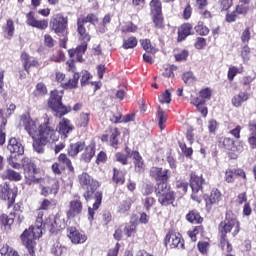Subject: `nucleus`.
<instances>
[{"label":"nucleus","instance_id":"nucleus-1","mask_svg":"<svg viewBox=\"0 0 256 256\" xmlns=\"http://www.w3.org/2000/svg\"><path fill=\"white\" fill-rule=\"evenodd\" d=\"M20 123L24 126L25 131L33 139V149L36 153H43L47 143H55L59 141V134L55 130V126L51 124L49 118L43 124L39 121L31 119L27 115H22Z\"/></svg>","mask_w":256,"mask_h":256},{"label":"nucleus","instance_id":"nucleus-2","mask_svg":"<svg viewBox=\"0 0 256 256\" xmlns=\"http://www.w3.org/2000/svg\"><path fill=\"white\" fill-rule=\"evenodd\" d=\"M78 179L82 189L85 190V193L83 195L84 199L86 201H89V199H91L94 195L95 202L92 208H88V219L89 221H93V219L95 218V211H97V209L101 207V201H103V193L97 191V189H99V182L93 179L91 175L87 173H82L78 176Z\"/></svg>","mask_w":256,"mask_h":256},{"label":"nucleus","instance_id":"nucleus-3","mask_svg":"<svg viewBox=\"0 0 256 256\" xmlns=\"http://www.w3.org/2000/svg\"><path fill=\"white\" fill-rule=\"evenodd\" d=\"M23 167L26 185H40V195L43 197H49V195H57L59 193V181L52 180L51 186H43V179L35 177L37 168L34 163L28 162Z\"/></svg>","mask_w":256,"mask_h":256},{"label":"nucleus","instance_id":"nucleus-4","mask_svg":"<svg viewBox=\"0 0 256 256\" xmlns=\"http://www.w3.org/2000/svg\"><path fill=\"white\" fill-rule=\"evenodd\" d=\"M241 230V225L239 224V220L235 216H231V214L226 215V219L219 224V233L221 234L220 245L222 247L227 246V251H232L231 244L227 240V233H232L233 237H237L239 235V231Z\"/></svg>","mask_w":256,"mask_h":256},{"label":"nucleus","instance_id":"nucleus-5","mask_svg":"<svg viewBox=\"0 0 256 256\" xmlns=\"http://www.w3.org/2000/svg\"><path fill=\"white\" fill-rule=\"evenodd\" d=\"M43 235V230L30 226L20 236L22 244L31 256H35V245H37V239Z\"/></svg>","mask_w":256,"mask_h":256},{"label":"nucleus","instance_id":"nucleus-6","mask_svg":"<svg viewBox=\"0 0 256 256\" xmlns=\"http://www.w3.org/2000/svg\"><path fill=\"white\" fill-rule=\"evenodd\" d=\"M63 99V91L54 90L51 92L50 98L48 100V106L52 111H55L56 117H63L67 113H71V106L63 105L61 102Z\"/></svg>","mask_w":256,"mask_h":256},{"label":"nucleus","instance_id":"nucleus-7","mask_svg":"<svg viewBox=\"0 0 256 256\" xmlns=\"http://www.w3.org/2000/svg\"><path fill=\"white\" fill-rule=\"evenodd\" d=\"M156 193L158 197V202L161 205L167 206L171 205L175 201V193L171 191L169 185L166 182L158 183L156 187Z\"/></svg>","mask_w":256,"mask_h":256},{"label":"nucleus","instance_id":"nucleus-8","mask_svg":"<svg viewBox=\"0 0 256 256\" xmlns=\"http://www.w3.org/2000/svg\"><path fill=\"white\" fill-rule=\"evenodd\" d=\"M203 183L205 180L202 176H197L195 174H191L190 186L192 189L191 199L196 201V203H201V195H203Z\"/></svg>","mask_w":256,"mask_h":256},{"label":"nucleus","instance_id":"nucleus-9","mask_svg":"<svg viewBox=\"0 0 256 256\" xmlns=\"http://www.w3.org/2000/svg\"><path fill=\"white\" fill-rule=\"evenodd\" d=\"M17 198V188H9V184H0V199L1 201H8V207L15 203Z\"/></svg>","mask_w":256,"mask_h":256},{"label":"nucleus","instance_id":"nucleus-10","mask_svg":"<svg viewBox=\"0 0 256 256\" xmlns=\"http://www.w3.org/2000/svg\"><path fill=\"white\" fill-rule=\"evenodd\" d=\"M164 245L170 249H184L185 242L179 233L169 232L164 239Z\"/></svg>","mask_w":256,"mask_h":256},{"label":"nucleus","instance_id":"nucleus-11","mask_svg":"<svg viewBox=\"0 0 256 256\" xmlns=\"http://www.w3.org/2000/svg\"><path fill=\"white\" fill-rule=\"evenodd\" d=\"M220 145H222L224 149H227V151H231L235 154L233 159H237V155H239V153H243V142H235V140L231 138H223L220 140Z\"/></svg>","mask_w":256,"mask_h":256},{"label":"nucleus","instance_id":"nucleus-12","mask_svg":"<svg viewBox=\"0 0 256 256\" xmlns=\"http://www.w3.org/2000/svg\"><path fill=\"white\" fill-rule=\"evenodd\" d=\"M50 27L55 33H65V29H67V18L62 16V14L54 15L50 20Z\"/></svg>","mask_w":256,"mask_h":256},{"label":"nucleus","instance_id":"nucleus-13","mask_svg":"<svg viewBox=\"0 0 256 256\" xmlns=\"http://www.w3.org/2000/svg\"><path fill=\"white\" fill-rule=\"evenodd\" d=\"M26 23L30 27H35L36 29H40L41 31H43V30L47 29V27H49V21L35 19L34 12H29L26 15Z\"/></svg>","mask_w":256,"mask_h":256},{"label":"nucleus","instance_id":"nucleus-14","mask_svg":"<svg viewBox=\"0 0 256 256\" xmlns=\"http://www.w3.org/2000/svg\"><path fill=\"white\" fill-rule=\"evenodd\" d=\"M151 177L155 178L156 181H161V183H167L171 177V173L168 169L152 167L150 170Z\"/></svg>","mask_w":256,"mask_h":256},{"label":"nucleus","instance_id":"nucleus-15","mask_svg":"<svg viewBox=\"0 0 256 256\" xmlns=\"http://www.w3.org/2000/svg\"><path fill=\"white\" fill-rule=\"evenodd\" d=\"M83 213V203L81 200L75 199L69 202V210L67 211V218L73 219L77 217V215H81Z\"/></svg>","mask_w":256,"mask_h":256},{"label":"nucleus","instance_id":"nucleus-16","mask_svg":"<svg viewBox=\"0 0 256 256\" xmlns=\"http://www.w3.org/2000/svg\"><path fill=\"white\" fill-rule=\"evenodd\" d=\"M7 149L12 155H23V153H25V147L21 141L15 137L9 139Z\"/></svg>","mask_w":256,"mask_h":256},{"label":"nucleus","instance_id":"nucleus-17","mask_svg":"<svg viewBox=\"0 0 256 256\" xmlns=\"http://www.w3.org/2000/svg\"><path fill=\"white\" fill-rule=\"evenodd\" d=\"M68 237L72 243L75 245H79L81 243H85L87 241V236L85 234H81L77 228L70 227L67 229Z\"/></svg>","mask_w":256,"mask_h":256},{"label":"nucleus","instance_id":"nucleus-18","mask_svg":"<svg viewBox=\"0 0 256 256\" xmlns=\"http://www.w3.org/2000/svg\"><path fill=\"white\" fill-rule=\"evenodd\" d=\"M58 132L56 131L59 139V135H62L63 138H67V135L73 131L74 127L71 125V121L69 119L63 118L57 127Z\"/></svg>","mask_w":256,"mask_h":256},{"label":"nucleus","instance_id":"nucleus-19","mask_svg":"<svg viewBox=\"0 0 256 256\" xmlns=\"http://www.w3.org/2000/svg\"><path fill=\"white\" fill-rule=\"evenodd\" d=\"M21 61L24 67V70L29 73L30 67H39V61L37 59L31 57L27 52L21 54Z\"/></svg>","mask_w":256,"mask_h":256},{"label":"nucleus","instance_id":"nucleus-20","mask_svg":"<svg viewBox=\"0 0 256 256\" xmlns=\"http://www.w3.org/2000/svg\"><path fill=\"white\" fill-rule=\"evenodd\" d=\"M191 104L197 108L202 117H205L209 113L207 106H205V100H201V97H192Z\"/></svg>","mask_w":256,"mask_h":256},{"label":"nucleus","instance_id":"nucleus-21","mask_svg":"<svg viewBox=\"0 0 256 256\" xmlns=\"http://www.w3.org/2000/svg\"><path fill=\"white\" fill-rule=\"evenodd\" d=\"M132 157L134 160L135 171L137 173H143L145 171V162H143V157L137 151L132 152Z\"/></svg>","mask_w":256,"mask_h":256},{"label":"nucleus","instance_id":"nucleus-22","mask_svg":"<svg viewBox=\"0 0 256 256\" xmlns=\"http://www.w3.org/2000/svg\"><path fill=\"white\" fill-rule=\"evenodd\" d=\"M83 149H85V141H78L70 144L68 148V155H70V157H76V155H79Z\"/></svg>","mask_w":256,"mask_h":256},{"label":"nucleus","instance_id":"nucleus-23","mask_svg":"<svg viewBox=\"0 0 256 256\" xmlns=\"http://www.w3.org/2000/svg\"><path fill=\"white\" fill-rule=\"evenodd\" d=\"M193 31V26L189 23L183 24L178 30V41H185Z\"/></svg>","mask_w":256,"mask_h":256},{"label":"nucleus","instance_id":"nucleus-24","mask_svg":"<svg viewBox=\"0 0 256 256\" xmlns=\"http://www.w3.org/2000/svg\"><path fill=\"white\" fill-rule=\"evenodd\" d=\"M77 26L78 35H80L81 41H91V36H89V33H87V30L85 29V23L83 19L78 18Z\"/></svg>","mask_w":256,"mask_h":256},{"label":"nucleus","instance_id":"nucleus-25","mask_svg":"<svg viewBox=\"0 0 256 256\" xmlns=\"http://www.w3.org/2000/svg\"><path fill=\"white\" fill-rule=\"evenodd\" d=\"M249 100V93L246 92H239L238 94L234 95L232 98V105L233 107H241L245 101Z\"/></svg>","mask_w":256,"mask_h":256},{"label":"nucleus","instance_id":"nucleus-26","mask_svg":"<svg viewBox=\"0 0 256 256\" xmlns=\"http://www.w3.org/2000/svg\"><path fill=\"white\" fill-rule=\"evenodd\" d=\"M66 223L65 217L61 214H57L54 218L53 224H51V231L55 232L60 231V229H65Z\"/></svg>","mask_w":256,"mask_h":256},{"label":"nucleus","instance_id":"nucleus-27","mask_svg":"<svg viewBox=\"0 0 256 256\" xmlns=\"http://www.w3.org/2000/svg\"><path fill=\"white\" fill-rule=\"evenodd\" d=\"M0 223L6 229H11V225H13V223H15V214L10 213L9 216L7 214H2L0 216Z\"/></svg>","mask_w":256,"mask_h":256},{"label":"nucleus","instance_id":"nucleus-28","mask_svg":"<svg viewBox=\"0 0 256 256\" xmlns=\"http://www.w3.org/2000/svg\"><path fill=\"white\" fill-rule=\"evenodd\" d=\"M93 157H95V146L89 145L85 147L84 153L81 155V160L85 161V163H89Z\"/></svg>","mask_w":256,"mask_h":256},{"label":"nucleus","instance_id":"nucleus-29","mask_svg":"<svg viewBox=\"0 0 256 256\" xmlns=\"http://www.w3.org/2000/svg\"><path fill=\"white\" fill-rule=\"evenodd\" d=\"M221 192L217 189H213L210 193L209 198L206 200V205H217L221 201Z\"/></svg>","mask_w":256,"mask_h":256},{"label":"nucleus","instance_id":"nucleus-30","mask_svg":"<svg viewBox=\"0 0 256 256\" xmlns=\"http://www.w3.org/2000/svg\"><path fill=\"white\" fill-rule=\"evenodd\" d=\"M1 177L2 179H8L9 181H21V174L11 169L4 171Z\"/></svg>","mask_w":256,"mask_h":256},{"label":"nucleus","instance_id":"nucleus-31","mask_svg":"<svg viewBox=\"0 0 256 256\" xmlns=\"http://www.w3.org/2000/svg\"><path fill=\"white\" fill-rule=\"evenodd\" d=\"M79 83V74L74 73L73 78L69 79L67 82L62 83L64 89H75Z\"/></svg>","mask_w":256,"mask_h":256},{"label":"nucleus","instance_id":"nucleus-32","mask_svg":"<svg viewBox=\"0 0 256 256\" xmlns=\"http://www.w3.org/2000/svg\"><path fill=\"white\" fill-rule=\"evenodd\" d=\"M113 181L117 185H123L125 183V173L123 171L118 170L117 168L113 169Z\"/></svg>","mask_w":256,"mask_h":256},{"label":"nucleus","instance_id":"nucleus-33","mask_svg":"<svg viewBox=\"0 0 256 256\" xmlns=\"http://www.w3.org/2000/svg\"><path fill=\"white\" fill-rule=\"evenodd\" d=\"M125 152L127 155L120 152L116 153V161H118V163H121L122 165H127V158L132 157L131 149L126 147Z\"/></svg>","mask_w":256,"mask_h":256},{"label":"nucleus","instance_id":"nucleus-34","mask_svg":"<svg viewBox=\"0 0 256 256\" xmlns=\"http://www.w3.org/2000/svg\"><path fill=\"white\" fill-rule=\"evenodd\" d=\"M186 219L187 221H189V223H202L203 222V218H201V216L199 215V213H197V211H191L186 215Z\"/></svg>","mask_w":256,"mask_h":256},{"label":"nucleus","instance_id":"nucleus-35","mask_svg":"<svg viewBox=\"0 0 256 256\" xmlns=\"http://www.w3.org/2000/svg\"><path fill=\"white\" fill-rule=\"evenodd\" d=\"M124 233L127 237H133V235L137 233V225L133 222L126 224L124 227Z\"/></svg>","mask_w":256,"mask_h":256},{"label":"nucleus","instance_id":"nucleus-36","mask_svg":"<svg viewBox=\"0 0 256 256\" xmlns=\"http://www.w3.org/2000/svg\"><path fill=\"white\" fill-rule=\"evenodd\" d=\"M4 31L5 33H7L9 39H11V37H13L14 33H15V23L13 22V20L8 19L6 22V25L4 27Z\"/></svg>","mask_w":256,"mask_h":256},{"label":"nucleus","instance_id":"nucleus-37","mask_svg":"<svg viewBox=\"0 0 256 256\" xmlns=\"http://www.w3.org/2000/svg\"><path fill=\"white\" fill-rule=\"evenodd\" d=\"M140 43L146 53H157V49H155V47H152L151 45V40L143 39L140 40Z\"/></svg>","mask_w":256,"mask_h":256},{"label":"nucleus","instance_id":"nucleus-38","mask_svg":"<svg viewBox=\"0 0 256 256\" xmlns=\"http://www.w3.org/2000/svg\"><path fill=\"white\" fill-rule=\"evenodd\" d=\"M158 121L160 129H165V123H167V114L161 107H158Z\"/></svg>","mask_w":256,"mask_h":256},{"label":"nucleus","instance_id":"nucleus-39","mask_svg":"<svg viewBox=\"0 0 256 256\" xmlns=\"http://www.w3.org/2000/svg\"><path fill=\"white\" fill-rule=\"evenodd\" d=\"M59 163H62V165H65L69 169V171H73V164H71V160L67 158V155L65 154H60L58 157Z\"/></svg>","mask_w":256,"mask_h":256},{"label":"nucleus","instance_id":"nucleus-40","mask_svg":"<svg viewBox=\"0 0 256 256\" xmlns=\"http://www.w3.org/2000/svg\"><path fill=\"white\" fill-rule=\"evenodd\" d=\"M150 7L153 15L161 14V1L159 0H152L150 2Z\"/></svg>","mask_w":256,"mask_h":256},{"label":"nucleus","instance_id":"nucleus-41","mask_svg":"<svg viewBox=\"0 0 256 256\" xmlns=\"http://www.w3.org/2000/svg\"><path fill=\"white\" fill-rule=\"evenodd\" d=\"M119 135H120L119 129L114 128L111 130L110 143H111V146L114 147V149H117V144H118L117 138L119 137Z\"/></svg>","mask_w":256,"mask_h":256},{"label":"nucleus","instance_id":"nucleus-42","mask_svg":"<svg viewBox=\"0 0 256 256\" xmlns=\"http://www.w3.org/2000/svg\"><path fill=\"white\" fill-rule=\"evenodd\" d=\"M135 47H137V38L130 37L124 40V43H123L124 49H135Z\"/></svg>","mask_w":256,"mask_h":256},{"label":"nucleus","instance_id":"nucleus-43","mask_svg":"<svg viewBox=\"0 0 256 256\" xmlns=\"http://www.w3.org/2000/svg\"><path fill=\"white\" fill-rule=\"evenodd\" d=\"M195 31L198 33V35H209V28H207L203 22H198V24L195 26Z\"/></svg>","mask_w":256,"mask_h":256},{"label":"nucleus","instance_id":"nucleus-44","mask_svg":"<svg viewBox=\"0 0 256 256\" xmlns=\"http://www.w3.org/2000/svg\"><path fill=\"white\" fill-rule=\"evenodd\" d=\"M188 187H189V183L185 181L176 182V189H178V193H180V195H185V193H187Z\"/></svg>","mask_w":256,"mask_h":256},{"label":"nucleus","instance_id":"nucleus-45","mask_svg":"<svg viewBox=\"0 0 256 256\" xmlns=\"http://www.w3.org/2000/svg\"><path fill=\"white\" fill-rule=\"evenodd\" d=\"M89 113H82L77 122L78 127H87L89 125Z\"/></svg>","mask_w":256,"mask_h":256},{"label":"nucleus","instance_id":"nucleus-46","mask_svg":"<svg viewBox=\"0 0 256 256\" xmlns=\"http://www.w3.org/2000/svg\"><path fill=\"white\" fill-rule=\"evenodd\" d=\"M131 209V200H125L118 206V213L125 214Z\"/></svg>","mask_w":256,"mask_h":256},{"label":"nucleus","instance_id":"nucleus-47","mask_svg":"<svg viewBox=\"0 0 256 256\" xmlns=\"http://www.w3.org/2000/svg\"><path fill=\"white\" fill-rule=\"evenodd\" d=\"M66 250L67 249L65 247H62L61 244H59V243L54 244L51 248L53 255H56V256L63 255V252Z\"/></svg>","mask_w":256,"mask_h":256},{"label":"nucleus","instance_id":"nucleus-48","mask_svg":"<svg viewBox=\"0 0 256 256\" xmlns=\"http://www.w3.org/2000/svg\"><path fill=\"white\" fill-rule=\"evenodd\" d=\"M43 210H38V215H37V218H36V222H35V225L34 227L36 229H41V231H43Z\"/></svg>","mask_w":256,"mask_h":256},{"label":"nucleus","instance_id":"nucleus-49","mask_svg":"<svg viewBox=\"0 0 256 256\" xmlns=\"http://www.w3.org/2000/svg\"><path fill=\"white\" fill-rule=\"evenodd\" d=\"M78 19H82V21H84V24L91 23L92 25H95V23L99 21V17H97V15L95 14H88L87 17H80Z\"/></svg>","mask_w":256,"mask_h":256},{"label":"nucleus","instance_id":"nucleus-50","mask_svg":"<svg viewBox=\"0 0 256 256\" xmlns=\"http://www.w3.org/2000/svg\"><path fill=\"white\" fill-rule=\"evenodd\" d=\"M153 23L157 29H163V16L161 14H153Z\"/></svg>","mask_w":256,"mask_h":256},{"label":"nucleus","instance_id":"nucleus-51","mask_svg":"<svg viewBox=\"0 0 256 256\" xmlns=\"http://www.w3.org/2000/svg\"><path fill=\"white\" fill-rule=\"evenodd\" d=\"M159 102L160 103H171V92L169 90H166L164 93H162L160 96H159Z\"/></svg>","mask_w":256,"mask_h":256},{"label":"nucleus","instance_id":"nucleus-52","mask_svg":"<svg viewBox=\"0 0 256 256\" xmlns=\"http://www.w3.org/2000/svg\"><path fill=\"white\" fill-rule=\"evenodd\" d=\"M182 79L186 85H192V83L195 82V76L192 74V72L184 73Z\"/></svg>","mask_w":256,"mask_h":256},{"label":"nucleus","instance_id":"nucleus-53","mask_svg":"<svg viewBox=\"0 0 256 256\" xmlns=\"http://www.w3.org/2000/svg\"><path fill=\"white\" fill-rule=\"evenodd\" d=\"M251 40V28L247 27L241 35V41L242 43H249V41Z\"/></svg>","mask_w":256,"mask_h":256},{"label":"nucleus","instance_id":"nucleus-54","mask_svg":"<svg viewBox=\"0 0 256 256\" xmlns=\"http://www.w3.org/2000/svg\"><path fill=\"white\" fill-rule=\"evenodd\" d=\"M155 205V198L148 196L144 199V208L146 211H151V207Z\"/></svg>","mask_w":256,"mask_h":256},{"label":"nucleus","instance_id":"nucleus-55","mask_svg":"<svg viewBox=\"0 0 256 256\" xmlns=\"http://www.w3.org/2000/svg\"><path fill=\"white\" fill-rule=\"evenodd\" d=\"M122 33H135L137 31V26H135L133 23H128L121 29Z\"/></svg>","mask_w":256,"mask_h":256},{"label":"nucleus","instance_id":"nucleus-56","mask_svg":"<svg viewBox=\"0 0 256 256\" xmlns=\"http://www.w3.org/2000/svg\"><path fill=\"white\" fill-rule=\"evenodd\" d=\"M199 95L202 101H205V99H211V95H212L211 89L209 88L202 89Z\"/></svg>","mask_w":256,"mask_h":256},{"label":"nucleus","instance_id":"nucleus-57","mask_svg":"<svg viewBox=\"0 0 256 256\" xmlns=\"http://www.w3.org/2000/svg\"><path fill=\"white\" fill-rule=\"evenodd\" d=\"M218 128H219V123H217V120L212 119L208 122L209 133H215Z\"/></svg>","mask_w":256,"mask_h":256},{"label":"nucleus","instance_id":"nucleus-58","mask_svg":"<svg viewBox=\"0 0 256 256\" xmlns=\"http://www.w3.org/2000/svg\"><path fill=\"white\" fill-rule=\"evenodd\" d=\"M51 61H54L55 63H61V61H65V54H63L61 51H58L51 57Z\"/></svg>","mask_w":256,"mask_h":256},{"label":"nucleus","instance_id":"nucleus-59","mask_svg":"<svg viewBox=\"0 0 256 256\" xmlns=\"http://www.w3.org/2000/svg\"><path fill=\"white\" fill-rule=\"evenodd\" d=\"M47 94V87L43 83H38L36 86L35 95H45Z\"/></svg>","mask_w":256,"mask_h":256},{"label":"nucleus","instance_id":"nucleus-60","mask_svg":"<svg viewBox=\"0 0 256 256\" xmlns=\"http://www.w3.org/2000/svg\"><path fill=\"white\" fill-rule=\"evenodd\" d=\"M89 79H91V74H89L87 71H82L81 86L85 87L89 83Z\"/></svg>","mask_w":256,"mask_h":256},{"label":"nucleus","instance_id":"nucleus-61","mask_svg":"<svg viewBox=\"0 0 256 256\" xmlns=\"http://www.w3.org/2000/svg\"><path fill=\"white\" fill-rule=\"evenodd\" d=\"M198 250L203 255L207 254V252L209 251V244H208V242H199L198 243Z\"/></svg>","mask_w":256,"mask_h":256},{"label":"nucleus","instance_id":"nucleus-62","mask_svg":"<svg viewBox=\"0 0 256 256\" xmlns=\"http://www.w3.org/2000/svg\"><path fill=\"white\" fill-rule=\"evenodd\" d=\"M44 43L46 47H55V40L49 34L44 35Z\"/></svg>","mask_w":256,"mask_h":256},{"label":"nucleus","instance_id":"nucleus-63","mask_svg":"<svg viewBox=\"0 0 256 256\" xmlns=\"http://www.w3.org/2000/svg\"><path fill=\"white\" fill-rule=\"evenodd\" d=\"M188 57H189V52L187 50H183L179 54L175 55L176 61H187Z\"/></svg>","mask_w":256,"mask_h":256},{"label":"nucleus","instance_id":"nucleus-64","mask_svg":"<svg viewBox=\"0 0 256 256\" xmlns=\"http://www.w3.org/2000/svg\"><path fill=\"white\" fill-rule=\"evenodd\" d=\"M235 172L233 170H226L225 173V181H227V183H233V181H235Z\"/></svg>","mask_w":256,"mask_h":256}]
</instances>
